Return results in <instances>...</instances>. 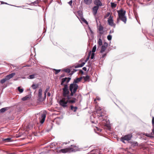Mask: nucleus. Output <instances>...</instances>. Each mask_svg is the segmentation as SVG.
Instances as JSON below:
<instances>
[{
  "instance_id": "1",
  "label": "nucleus",
  "mask_w": 154,
  "mask_h": 154,
  "mask_svg": "<svg viewBox=\"0 0 154 154\" xmlns=\"http://www.w3.org/2000/svg\"><path fill=\"white\" fill-rule=\"evenodd\" d=\"M78 147L75 145H71V146L64 149H61L59 151H57L58 152H62L66 153V152H75L78 150Z\"/></svg>"
},
{
  "instance_id": "2",
  "label": "nucleus",
  "mask_w": 154,
  "mask_h": 154,
  "mask_svg": "<svg viewBox=\"0 0 154 154\" xmlns=\"http://www.w3.org/2000/svg\"><path fill=\"white\" fill-rule=\"evenodd\" d=\"M117 12L118 13V17L120 20L123 22L125 24L126 23L127 18L125 16L126 11L121 9L117 11Z\"/></svg>"
},
{
  "instance_id": "3",
  "label": "nucleus",
  "mask_w": 154,
  "mask_h": 154,
  "mask_svg": "<svg viewBox=\"0 0 154 154\" xmlns=\"http://www.w3.org/2000/svg\"><path fill=\"white\" fill-rule=\"evenodd\" d=\"M79 88V86L77 84H71L69 87V91L71 92L70 95L71 96H73L75 94L76 92L77 89Z\"/></svg>"
},
{
  "instance_id": "4",
  "label": "nucleus",
  "mask_w": 154,
  "mask_h": 154,
  "mask_svg": "<svg viewBox=\"0 0 154 154\" xmlns=\"http://www.w3.org/2000/svg\"><path fill=\"white\" fill-rule=\"evenodd\" d=\"M69 93L67 85H64V88H63V97L67 98L68 97L70 96H69Z\"/></svg>"
},
{
  "instance_id": "5",
  "label": "nucleus",
  "mask_w": 154,
  "mask_h": 154,
  "mask_svg": "<svg viewBox=\"0 0 154 154\" xmlns=\"http://www.w3.org/2000/svg\"><path fill=\"white\" fill-rule=\"evenodd\" d=\"M68 103L67 98L63 97L60 100L59 102L60 105L64 108L66 107L67 106Z\"/></svg>"
},
{
  "instance_id": "6",
  "label": "nucleus",
  "mask_w": 154,
  "mask_h": 154,
  "mask_svg": "<svg viewBox=\"0 0 154 154\" xmlns=\"http://www.w3.org/2000/svg\"><path fill=\"white\" fill-rule=\"evenodd\" d=\"M97 116L100 120H103V121L105 120L104 119L105 117L106 116V114L105 112H102L101 110L97 111Z\"/></svg>"
},
{
  "instance_id": "7",
  "label": "nucleus",
  "mask_w": 154,
  "mask_h": 154,
  "mask_svg": "<svg viewBox=\"0 0 154 154\" xmlns=\"http://www.w3.org/2000/svg\"><path fill=\"white\" fill-rule=\"evenodd\" d=\"M91 54V51H90L88 53V54L87 57L85 61V62H82V63L80 64H79L75 66V68H78L79 67H81L83 66L85 64V63L88 60H89Z\"/></svg>"
},
{
  "instance_id": "8",
  "label": "nucleus",
  "mask_w": 154,
  "mask_h": 154,
  "mask_svg": "<svg viewBox=\"0 0 154 154\" xmlns=\"http://www.w3.org/2000/svg\"><path fill=\"white\" fill-rule=\"evenodd\" d=\"M113 18V16H112V15H110V16L108 19L107 22L109 25L115 27L116 26V24L114 23Z\"/></svg>"
},
{
  "instance_id": "9",
  "label": "nucleus",
  "mask_w": 154,
  "mask_h": 154,
  "mask_svg": "<svg viewBox=\"0 0 154 154\" xmlns=\"http://www.w3.org/2000/svg\"><path fill=\"white\" fill-rule=\"evenodd\" d=\"M132 137V135L131 134H128L127 135H126L122 137L121 138V140L122 142L125 143V140H126L127 141H129L131 140V138Z\"/></svg>"
},
{
  "instance_id": "10",
  "label": "nucleus",
  "mask_w": 154,
  "mask_h": 154,
  "mask_svg": "<svg viewBox=\"0 0 154 154\" xmlns=\"http://www.w3.org/2000/svg\"><path fill=\"white\" fill-rule=\"evenodd\" d=\"M108 45V44L106 42H104L103 45H102L101 47V50L100 51V53H103L106 50L107 47Z\"/></svg>"
},
{
  "instance_id": "11",
  "label": "nucleus",
  "mask_w": 154,
  "mask_h": 154,
  "mask_svg": "<svg viewBox=\"0 0 154 154\" xmlns=\"http://www.w3.org/2000/svg\"><path fill=\"white\" fill-rule=\"evenodd\" d=\"M70 96L68 97L67 98L68 103H74L77 100V99L74 97H70Z\"/></svg>"
},
{
  "instance_id": "12",
  "label": "nucleus",
  "mask_w": 154,
  "mask_h": 154,
  "mask_svg": "<svg viewBox=\"0 0 154 154\" xmlns=\"http://www.w3.org/2000/svg\"><path fill=\"white\" fill-rule=\"evenodd\" d=\"M71 79V78L69 77H66L64 78H63L61 80V85H63L64 86V83L66 82V83H68Z\"/></svg>"
},
{
  "instance_id": "13",
  "label": "nucleus",
  "mask_w": 154,
  "mask_h": 154,
  "mask_svg": "<svg viewBox=\"0 0 154 154\" xmlns=\"http://www.w3.org/2000/svg\"><path fill=\"white\" fill-rule=\"evenodd\" d=\"M46 117V114L45 113H43L41 115V117L39 118L40 122L42 124L43 123L45 120Z\"/></svg>"
},
{
  "instance_id": "14",
  "label": "nucleus",
  "mask_w": 154,
  "mask_h": 154,
  "mask_svg": "<svg viewBox=\"0 0 154 154\" xmlns=\"http://www.w3.org/2000/svg\"><path fill=\"white\" fill-rule=\"evenodd\" d=\"M94 3L96 5V6H98L99 7L101 6L102 5V3L100 0H95Z\"/></svg>"
},
{
  "instance_id": "15",
  "label": "nucleus",
  "mask_w": 154,
  "mask_h": 154,
  "mask_svg": "<svg viewBox=\"0 0 154 154\" xmlns=\"http://www.w3.org/2000/svg\"><path fill=\"white\" fill-rule=\"evenodd\" d=\"M16 74L14 72L11 73L8 75H6L5 76L6 79L8 80L12 78Z\"/></svg>"
},
{
  "instance_id": "16",
  "label": "nucleus",
  "mask_w": 154,
  "mask_h": 154,
  "mask_svg": "<svg viewBox=\"0 0 154 154\" xmlns=\"http://www.w3.org/2000/svg\"><path fill=\"white\" fill-rule=\"evenodd\" d=\"M99 9V7L98 6H94L92 8L93 14L94 15H96L97 13V11Z\"/></svg>"
},
{
  "instance_id": "17",
  "label": "nucleus",
  "mask_w": 154,
  "mask_h": 154,
  "mask_svg": "<svg viewBox=\"0 0 154 154\" xmlns=\"http://www.w3.org/2000/svg\"><path fill=\"white\" fill-rule=\"evenodd\" d=\"M82 77H81L79 78H77L76 79H75L73 81V84H76V83H78L81 81L82 79Z\"/></svg>"
},
{
  "instance_id": "18",
  "label": "nucleus",
  "mask_w": 154,
  "mask_h": 154,
  "mask_svg": "<svg viewBox=\"0 0 154 154\" xmlns=\"http://www.w3.org/2000/svg\"><path fill=\"white\" fill-rule=\"evenodd\" d=\"M42 89L40 88L39 90L38 93V97L39 99H41V98H42Z\"/></svg>"
},
{
  "instance_id": "19",
  "label": "nucleus",
  "mask_w": 154,
  "mask_h": 154,
  "mask_svg": "<svg viewBox=\"0 0 154 154\" xmlns=\"http://www.w3.org/2000/svg\"><path fill=\"white\" fill-rule=\"evenodd\" d=\"M9 109L8 107L3 108L0 109V113H3Z\"/></svg>"
},
{
  "instance_id": "20",
  "label": "nucleus",
  "mask_w": 154,
  "mask_h": 154,
  "mask_svg": "<svg viewBox=\"0 0 154 154\" xmlns=\"http://www.w3.org/2000/svg\"><path fill=\"white\" fill-rule=\"evenodd\" d=\"M54 146L55 147V146H56V144H55V143H51V145H50V148H53V147H54ZM58 148H57V147H55V149H56V150H57L56 151V152H57V151H59V150H58V149H58Z\"/></svg>"
},
{
  "instance_id": "21",
  "label": "nucleus",
  "mask_w": 154,
  "mask_h": 154,
  "mask_svg": "<svg viewBox=\"0 0 154 154\" xmlns=\"http://www.w3.org/2000/svg\"><path fill=\"white\" fill-rule=\"evenodd\" d=\"M39 3V1L38 0H37L35 1L34 2H33L31 3L30 4V5H35V6H37L38 4Z\"/></svg>"
},
{
  "instance_id": "22",
  "label": "nucleus",
  "mask_w": 154,
  "mask_h": 154,
  "mask_svg": "<svg viewBox=\"0 0 154 154\" xmlns=\"http://www.w3.org/2000/svg\"><path fill=\"white\" fill-rule=\"evenodd\" d=\"M85 4L86 5H90L92 2V0H84Z\"/></svg>"
},
{
  "instance_id": "23",
  "label": "nucleus",
  "mask_w": 154,
  "mask_h": 154,
  "mask_svg": "<svg viewBox=\"0 0 154 154\" xmlns=\"http://www.w3.org/2000/svg\"><path fill=\"white\" fill-rule=\"evenodd\" d=\"M107 54V53H101L100 57V59H102V60H103L104 59V58L106 56Z\"/></svg>"
},
{
  "instance_id": "24",
  "label": "nucleus",
  "mask_w": 154,
  "mask_h": 154,
  "mask_svg": "<svg viewBox=\"0 0 154 154\" xmlns=\"http://www.w3.org/2000/svg\"><path fill=\"white\" fill-rule=\"evenodd\" d=\"M102 41L101 38H99L98 41V47L99 46L100 47L101 45H102Z\"/></svg>"
},
{
  "instance_id": "25",
  "label": "nucleus",
  "mask_w": 154,
  "mask_h": 154,
  "mask_svg": "<svg viewBox=\"0 0 154 154\" xmlns=\"http://www.w3.org/2000/svg\"><path fill=\"white\" fill-rule=\"evenodd\" d=\"M77 109L78 108L76 106L74 107L72 106H71V109L74 112H75Z\"/></svg>"
},
{
  "instance_id": "26",
  "label": "nucleus",
  "mask_w": 154,
  "mask_h": 154,
  "mask_svg": "<svg viewBox=\"0 0 154 154\" xmlns=\"http://www.w3.org/2000/svg\"><path fill=\"white\" fill-rule=\"evenodd\" d=\"M29 97L28 95H26L22 98V99L23 101H25L28 100V99H29Z\"/></svg>"
},
{
  "instance_id": "27",
  "label": "nucleus",
  "mask_w": 154,
  "mask_h": 154,
  "mask_svg": "<svg viewBox=\"0 0 154 154\" xmlns=\"http://www.w3.org/2000/svg\"><path fill=\"white\" fill-rule=\"evenodd\" d=\"M38 87V85L37 84H33L32 85V87L33 89H35L37 88Z\"/></svg>"
},
{
  "instance_id": "28",
  "label": "nucleus",
  "mask_w": 154,
  "mask_h": 154,
  "mask_svg": "<svg viewBox=\"0 0 154 154\" xmlns=\"http://www.w3.org/2000/svg\"><path fill=\"white\" fill-rule=\"evenodd\" d=\"M111 6L113 8H115L117 6L116 4V3H115L114 2H111Z\"/></svg>"
},
{
  "instance_id": "29",
  "label": "nucleus",
  "mask_w": 154,
  "mask_h": 154,
  "mask_svg": "<svg viewBox=\"0 0 154 154\" xmlns=\"http://www.w3.org/2000/svg\"><path fill=\"white\" fill-rule=\"evenodd\" d=\"M83 78L85 81H88L89 79H90V77L88 75H87L85 76H83Z\"/></svg>"
},
{
  "instance_id": "30",
  "label": "nucleus",
  "mask_w": 154,
  "mask_h": 154,
  "mask_svg": "<svg viewBox=\"0 0 154 154\" xmlns=\"http://www.w3.org/2000/svg\"><path fill=\"white\" fill-rule=\"evenodd\" d=\"M110 15H112L111 14H110V13L109 12H107L105 15L104 17V18L106 19L109 16H110Z\"/></svg>"
},
{
  "instance_id": "31",
  "label": "nucleus",
  "mask_w": 154,
  "mask_h": 154,
  "mask_svg": "<svg viewBox=\"0 0 154 154\" xmlns=\"http://www.w3.org/2000/svg\"><path fill=\"white\" fill-rule=\"evenodd\" d=\"M7 81V80L6 79V78L5 77V78L2 79L0 80V83L1 84H3Z\"/></svg>"
},
{
  "instance_id": "32",
  "label": "nucleus",
  "mask_w": 154,
  "mask_h": 154,
  "mask_svg": "<svg viewBox=\"0 0 154 154\" xmlns=\"http://www.w3.org/2000/svg\"><path fill=\"white\" fill-rule=\"evenodd\" d=\"M18 91H19V92L20 93H22L23 91V88H21L20 87H19L18 88Z\"/></svg>"
},
{
  "instance_id": "33",
  "label": "nucleus",
  "mask_w": 154,
  "mask_h": 154,
  "mask_svg": "<svg viewBox=\"0 0 154 154\" xmlns=\"http://www.w3.org/2000/svg\"><path fill=\"white\" fill-rule=\"evenodd\" d=\"M11 140V139L10 138H7L3 140V141H5V142H10Z\"/></svg>"
},
{
  "instance_id": "34",
  "label": "nucleus",
  "mask_w": 154,
  "mask_h": 154,
  "mask_svg": "<svg viewBox=\"0 0 154 154\" xmlns=\"http://www.w3.org/2000/svg\"><path fill=\"white\" fill-rule=\"evenodd\" d=\"M97 48V46L96 45H95L93 47V48L92 49V52L94 53L96 50Z\"/></svg>"
},
{
  "instance_id": "35",
  "label": "nucleus",
  "mask_w": 154,
  "mask_h": 154,
  "mask_svg": "<svg viewBox=\"0 0 154 154\" xmlns=\"http://www.w3.org/2000/svg\"><path fill=\"white\" fill-rule=\"evenodd\" d=\"M35 78V75H30L28 77V78L29 79H33Z\"/></svg>"
},
{
  "instance_id": "36",
  "label": "nucleus",
  "mask_w": 154,
  "mask_h": 154,
  "mask_svg": "<svg viewBox=\"0 0 154 154\" xmlns=\"http://www.w3.org/2000/svg\"><path fill=\"white\" fill-rule=\"evenodd\" d=\"M103 29V27L102 26H99L98 28V30L99 31H102Z\"/></svg>"
},
{
  "instance_id": "37",
  "label": "nucleus",
  "mask_w": 154,
  "mask_h": 154,
  "mask_svg": "<svg viewBox=\"0 0 154 154\" xmlns=\"http://www.w3.org/2000/svg\"><path fill=\"white\" fill-rule=\"evenodd\" d=\"M54 70H55V74H57L58 73H59L60 71V69H54Z\"/></svg>"
},
{
  "instance_id": "38",
  "label": "nucleus",
  "mask_w": 154,
  "mask_h": 154,
  "mask_svg": "<svg viewBox=\"0 0 154 154\" xmlns=\"http://www.w3.org/2000/svg\"><path fill=\"white\" fill-rule=\"evenodd\" d=\"M107 38L108 40H111L112 39V36L110 35H109L107 37Z\"/></svg>"
},
{
  "instance_id": "39",
  "label": "nucleus",
  "mask_w": 154,
  "mask_h": 154,
  "mask_svg": "<svg viewBox=\"0 0 154 154\" xmlns=\"http://www.w3.org/2000/svg\"><path fill=\"white\" fill-rule=\"evenodd\" d=\"M65 71L67 73H69L70 72V69H67L65 70Z\"/></svg>"
},
{
  "instance_id": "40",
  "label": "nucleus",
  "mask_w": 154,
  "mask_h": 154,
  "mask_svg": "<svg viewBox=\"0 0 154 154\" xmlns=\"http://www.w3.org/2000/svg\"><path fill=\"white\" fill-rule=\"evenodd\" d=\"M94 53L92 52V53L91 54V58L92 59H93L94 58Z\"/></svg>"
},
{
  "instance_id": "41",
  "label": "nucleus",
  "mask_w": 154,
  "mask_h": 154,
  "mask_svg": "<svg viewBox=\"0 0 154 154\" xmlns=\"http://www.w3.org/2000/svg\"><path fill=\"white\" fill-rule=\"evenodd\" d=\"M100 98L98 97H97L96 99L94 100V101L95 102L96 100H100Z\"/></svg>"
},
{
  "instance_id": "42",
  "label": "nucleus",
  "mask_w": 154,
  "mask_h": 154,
  "mask_svg": "<svg viewBox=\"0 0 154 154\" xmlns=\"http://www.w3.org/2000/svg\"><path fill=\"white\" fill-rule=\"evenodd\" d=\"M152 123L153 127H154V117H153L152 120Z\"/></svg>"
},
{
  "instance_id": "43",
  "label": "nucleus",
  "mask_w": 154,
  "mask_h": 154,
  "mask_svg": "<svg viewBox=\"0 0 154 154\" xmlns=\"http://www.w3.org/2000/svg\"><path fill=\"white\" fill-rule=\"evenodd\" d=\"M120 20V19L119 18V17H118L117 18V21H116V23H117L118 24V23H119V22Z\"/></svg>"
},
{
  "instance_id": "44",
  "label": "nucleus",
  "mask_w": 154,
  "mask_h": 154,
  "mask_svg": "<svg viewBox=\"0 0 154 154\" xmlns=\"http://www.w3.org/2000/svg\"><path fill=\"white\" fill-rule=\"evenodd\" d=\"M49 87H48L47 88H46V90L45 91V92H46V93L47 92L49 91Z\"/></svg>"
},
{
  "instance_id": "45",
  "label": "nucleus",
  "mask_w": 154,
  "mask_h": 154,
  "mask_svg": "<svg viewBox=\"0 0 154 154\" xmlns=\"http://www.w3.org/2000/svg\"><path fill=\"white\" fill-rule=\"evenodd\" d=\"M79 72L80 73H81L82 74H83L84 73L83 71L81 69L79 70Z\"/></svg>"
},
{
  "instance_id": "46",
  "label": "nucleus",
  "mask_w": 154,
  "mask_h": 154,
  "mask_svg": "<svg viewBox=\"0 0 154 154\" xmlns=\"http://www.w3.org/2000/svg\"><path fill=\"white\" fill-rule=\"evenodd\" d=\"M82 20L86 24L88 23L87 21L86 20H85L84 18Z\"/></svg>"
},
{
  "instance_id": "47",
  "label": "nucleus",
  "mask_w": 154,
  "mask_h": 154,
  "mask_svg": "<svg viewBox=\"0 0 154 154\" xmlns=\"http://www.w3.org/2000/svg\"><path fill=\"white\" fill-rule=\"evenodd\" d=\"M72 0H71L69 2H68V3L69 4V5H72Z\"/></svg>"
},
{
  "instance_id": "48",
  "label": "nucleus",
  "mask_w": 154,
  "mask_h": 154,
  "mask_svg": "<svg viewBox=\"0 0 154 154\" xmlns=\"http://www.w3.org/2000/svg\"><path fill=\"white\" fill-rule=\"evenodd\" d=\"M82 69H83V70H84L85 71H86L87 70V68L85 67H83L82 68Z\"/></svg>"
},
{
  "instance_id": "49",
  "label": "nucleus",
  "mask_w": 154,
  "mask_h": 154,
  "mask_svg": "<svg viewBox=\"0 0 154 154\" xmlns=\"http://www.w3.org/2000/svg\"><path fill=\"white\" fill-rule=\"evenodd\" d=\"M152 132L154 134V127H153V128L152 130Z\"/></svg>"
},
{
  "instance_id": "50",
  "label": "nucleus",
  "mask_w": 154,
  "mask_h": 154,
  "mask_svg": "<svg viewBox=\"0 0 154 154\" xmlns=\"http://www.w3.org/2000/svg\"><path fill=\"white\" fill-rule=\"evenodd\" d=\"M76 70H74V71H72L71 72V74H72L73 73H74V72H76Z\"/></svg>"
},
{
  "instance_id": "51",
  "label": "nucleus",
  "mask_w": 154,
  "mask_h": 154,
  "mask_svg": "<svg viewBox=\"0 0 154 154\" xmlns=\"http://www.w3.org/2000/svg\"><path fill=\"white\" fill-rule=\"evenodd\" d=\"M48 96L49 97L50 96V95H51V94L50 92H48Z\"/></svg>"
},
{
  "instance_id": "52",
  "label": "nucleus",
  "mask_w": 154,
  "mask_h": 154,
  "mask_svg": "<svg viewBox=\"0 0 154 154\" xmlns=\"http://www.w3.org/2000/svg\"><path fill=\"white\" fill-rule=\"evenodd\" d=\"M46 92H44V95H45V97H46Z\"/></svg>"
},
{
  "instance_id": "53",
  "label": "nucleus",
  "mask_w": 154,
  "mask_h": 154,
  "mask_svg": "<svg viewBox=\"0 0 154 154\" xmlns=\"http://www.w3.org/2000/svg\"><path fill=\"white\" fill-rule=\"evenodd\" d=\"M134 144H135V145H136L137 144V142H135L134 143Z\"/></svg>"
},
{
  "instance_id": "54",
  "label": "nucleus",
  "mask_w": 154,
  "mask_h": 154,
  "mask_svg": "<svg viewBox=\"0 0 154 154\" xmlns=\"http://www.w3.org/2000/svg\"><path fill=\"white\" fill-rule=\"evenodd\" d=\"M64 76V75H61V77H63Z\"/></svg>"
},
{
  "instance_id": "55",
  "label": "nucleus",
  "mask_w": 154,
  "mask_h": 154,
  "mask_svg": "<svg viewBox=\"0 0 154 154\" xmlns=\"http://www.w3.org/2000/svg\"><path fill=\"white\" fill-rule=\"evenodd\" d=\"M146 136H148V137H149V135H146Z\"/></svg>"
},
{
  "instance_id": "56",
  "label": "nucleus",
  "mask_w": 154,
  "mask_h": 154,
  "mask_svg": "<svg viewBox=\"0 0 154 154\" xmlns=\"http://www.w3.org/2000/svg\"><path fill=\"white\" fill-rule=\"evenodd\" d=\"M81 15H82V14H80V16H81Z\"/></svg>"
}]
</instances>
